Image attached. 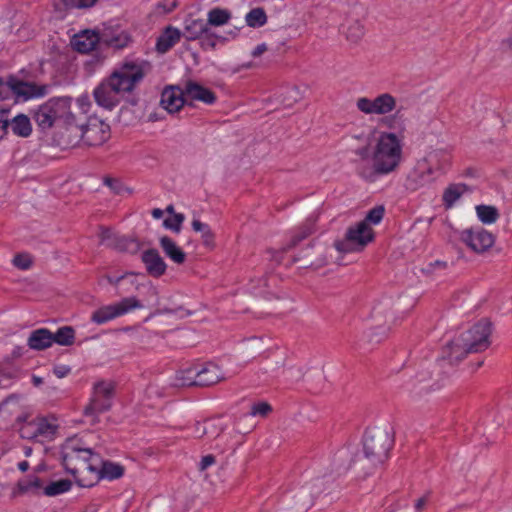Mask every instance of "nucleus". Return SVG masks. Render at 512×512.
Returning a JSON list of instances; mask_svg holds the SVG:
<instances>
[{
  "instance_id": "obj_16",
  "label": "nucleus",
  "mask_w": 512,
  "mask_h": 512,
  "mask_svg": "<svg viewBox=\"0 0 512 512\" xmlns=\"http://www.w3.org/2000/svg\"><path fill=\"white\" fill-rule=\"evenodd\" d=\"M101 42L115 49H123L131 42L129 33L118 26H104L100 32Z\"/></svg>"
},
{
  "instance_id": "obj_43",
  "label": "nucleus",
  "mask_w": 512,
  "mask_h": 512,
  "mask_svg": "<svg viewBox=\"0 0 512 512\" xmlns=\"http://www.w3.org/2000/svg\"><path fill=\"white\" fill-rule=\"evenodd\" d=\"M185 31L189 39H196L207 34V32H209V27L203 20H193L190 24L186 25Z\"/></svg>"
},
{
  "instance_id": "obj_40",
  "label": "nucleus",
  "mask_w": 512,
  "mask_h": 512,
  "mask_svg": "<svg viewBox=\"0 0 512 512\" xmlns=\"http://www.w3.org/2000/svg\"><path fill=\"white\" fill-rule=\"evenodd\" d=\"M52 338H54V343L70 346L74 343L75 331L71 326H63L56 333H52Z\"/></svg>"
},
{
  "instance_id": "obj_49",
  "label": "nucleus",
  "mask_w": 512,
  "mask_h": 512,
  "mask_svg": "<svg viewBox=\"0 0 512 512\" xmlns=\"http://www.w3.org/2000/svg\"><path fill=\"white\" fill-rule=\"evenodd\" d=\"M406 389L414 396H421L422 394L427 393L430 390V386L427 384H423L422 380L415 379L411 380L406 384Z\"/></svg>"
},
{
  "instance_id": "obj_25",
  "label": "nucleus",
  "mask_w": 512,
  "mask_h": 512,
  "mask_svg": "<svg viewBox=\"0 0 512 512\" xmlns=\"http://www.w3.org/2000/svg\"><path fill=\"white\" fill-rule=\"evenodd\" d=\"M224 378L223 373L218 365L213 363L206 364L202 369L198 370V386H211Z\"/></svg>"
},
{
  "instance_id": "obj_30",
  "label": "nucleus",
  "mask_w": 512,
  "mask_h": 512,
  "mask_svg": "<svg viewBox=\"0 0 512 512\" xmlns=\"http://www.w3.org/2000/svg\"><path fill=\"white\" fill-rule=\"evenodd\" d=\"M34 119L37 125L45 130L51 128L57 121L55 116L52 114L51 108L48 102L42 104L34 113Z\"/></svg>"
},
{
  "instance_id": "obj_1",
  "label": "nucleus",
  "mask_w": 512,
  "mask_h": 512,
  "mask_svg": "<svg viewBox=\"0 0 512 512\" xmlns=\"http://www.w3.org/2000/svg\"><path fill=\"white\" fill-rule=\"evenodd\" d=\"M148 70L145 62H124L112 74L103 80L93 91L96 103L112 110L120 103L125 93L132 92L143 80Z\"/></svg>"
},
{
  "instance_id": "obj_52",
  "label": "nucleus",
  "mask_w": 512,
  "mask_h": 512,
  "mask_svg": "<svg viewBox=\"0 0 512 512\" xmlns=\"http://www.w3.org/2000/svg\"><path fill=\"white\" fill-rule=\"evenodd\" d=\"M383 216H384V207L376 206L367 213V215L363 221H366L367 224H369V223L378 224L381 222Z\"/></svg>"
},
{
  "instance_id": "obj_15",
  "label": "nucleus",
  "mask_w": 512,
  "mask_h": 512,
  "mask_svg": "<svg viewBox=\"0 0 512 512\" xmlns=\"http://www.w3.org/2000/svg\"><path fill=\"white\" fill-rule=\"evenodd\" d=\"M72 101L71 97L62 96L53 97L47 102L57 121H63L67 125H72L77 122V115L72 111Z\"/></svg>"
},
{
  "instance_id": "obj_61",
  "label": "nucleus",
  "mask_w": 512,
  "mask_h": 512,
  "mask_svg": "<svg viewBox=\"0 0 512 512\" xmlns=\"http://www.w3.org/2000/svg\"><path fill=\"white\" fill-rule=\"evenodd\" d=\"M53 372L58 378H63L69 374L70 368L65 365H58L54 367Z\"/></svg>"
},
{
  "instance_id": "obj_46",
  "label": "nucleus",
  "mask_w": 512,
  "mask_h": 512,
  "mask_svg": "<svg viewBox=\"0 0 512 512\" xmlns=\"http://www.w3.org/2000/svg\"><path fill=\"white\" fill-rule=\"evenodd\" d=\"M314 222L308 219L307 222L291 237L289 248L296 246L300 241L308 237L313 232Z\"/></svg>"
},
{
  "instance_id": "obj_14",
  "label": "nucleus",
  "mask_w": 512,
  "mask_h": 512,
  "mask_svg": "<svg viewBox=\"0 0 512 512\" xmlns=\"http://www.w3.org/2000/svg\"><path fill=\"white\" fill-rule=\"evenodd\" d=\"M6 84L18 98H22L23 100L43 97L48 93L47 85H38L34 82H25L19 80L15 76H9Z\"/></svg>"
},
{
  "instance_id": "obj_28",
  "label": "nucleus",
  "mask_w": 512,
  "mask_h": 512,
  "mask_svg": "<svg viewBox=\"0 0 512 512\" xmlns=\"http://www.w3.org/2000/svg\"><path fill=\"white\" fill-rule=\"evenodd\" d=\"M181 32L174 27H167L165 31L159 36L156 43L157 51L165 53L170 50L176 43L179 42Z\"/></svg>"
},
{
  "instance_id": "obj_53",
  "label": "nucleus",
  "mask_w": 512,
  "mask_h": 512,
  "mask_svg": "<svg viewBox=\"0 0 512 512\" xmlns=\"http://www.w3.org/2000/svg\"><path fill=\"white\" fill-rule=\"evenodd\" d=\"M55 11L64 13L72 9H77L76 0H52Z\"/></svg>"
},
{
  "instance_id": "obj_58",
  "label": "nucleus",
  "mask_w": 512,
  "mask_h": 512,
  "mask_svg": "<svg viewBox=\"0 0 512 512\" xmlns=\"http://www.w3.org/2000/svg\"><path fill=\"white\" fill-rule=\"evenodd\" d=\"M301 260H303V267H307V266H316V267H318V266H321L324 263V259L307 261V250L305 251L304 255L299 256L298 258H296V261H301Z\"/></svg>"
},
{
  "instance_id": "obj_3",
  "label": "nucleus",
  "mask_w": 512,
  "mask_h": 512,
  "mask_svg": "<svg viewBox=\"0 0 512 512\" xmlns=\"http://www.w3.org/2000/svg\"><path fill=\"white\" fill-rule=\"evenodd\" d=\"M357 109L366 115H388L395 113L390 117H385L383 123L391 129H400L404 126L401 109H397V100L390 93H381L375 98L360 97L356 101Z\"/></svg>"
},
{
  "instance_id": "obj_21",
  "label": "nucleus",
  "mask_w": 512,
  "mask_h": 512,
  "mask_svg": "<svg viewBox=\"0 0 512 512\" xmlns=\"http://www.w3.org/2000/svg\"><path fill=\"white\" fill-rule=\"evenodd\" d=\"M421 161L425 162L437 177L438 174L444 173L448 169L451 157L450 154L444 150H434L421 159Z\"/></svg>"
},
{
  "instance_id": "obj_27",
  "label": "nucleus",
  "mask_w": 512,
  "mask_h": 512,
  "mask_svg": "<svg viewBox=\"0 0 512 512\" xmlns=\"http://www.w3.org/2000/svg\"><path fill=\"white\" fill-rule=\"evenodd\" d=\"M92 474L96 476L97 480H114L123 476L124 468L120 464L101 460V464L97 465V468L93 470Z\"/></svg>"
},
{
  "instance_id": "obj_51",
  "label": "nucleus",
  "mask_w": 512,
  "mask_h": 512,
  "mask_svg": "<svg viewBox=\"0 0 512 512\" xmlns=\"http://www.w3.org/2000/svg\"><path fill=\"white\" fill-rule=\"evenodd\" d=\"M272 411V406L267 402H258L251 406V416L266 417Z\"/></svg>"
},
{
  "instance_id": "obj_12",
  "label": "nucleus",
  "mask_w": 512,
  "mask_h": 512,
  "mask_svg": "<svg viewBox=\"0 0 512 512\" xmlns=\"http://www.w3.org/2000/svg\"><path fill=\"white\" fill-rule=\"evenodd\" d=\"M83 142L89 146H99L110 137V127L98 118H89L87 123L81 124L77 131Z\"/></svg>"
},
{
  "instance_id": "obj_63",
  "label": "nucleus",
  "mask_w": 512,
  "mask_h": 512,
  "mask_svg": "<svg viewBox=\"0 0 512 512\" xmlns=\"http://www.w3.org/2000/svg\"><path fill=\"white\" fill-rule=\"evenodd\" d=\"M267 50V46L266 44L262 43V44H259L257 45L253 51H252V56L253 57H259L260 55H262L265 51Z\"/></svg>"
},
{
  "instance_id": "obj_45",
  "label": "nucleus",
  "mask_w": 512,
  "mask_h": 512,
  "mask_svg": "<svg viewBox=\"0 0 512 512\" xmlns=\"http://www.w3.org/2000/svg\"><path fill=\"white\" fill-rule=\"evenodd\" d=\"M314 222L308 219L307 222L291 237L289 248L296 246L300 241L308 237L313 232Z\"/></svg>"
},
{
  "instance_id": "obj_24",
  "label": "nucleus",
  "mask_w": 512,
  "mask_h": 512,
  "mask_svg": "<svg viewBox=\"0 0 512 512\" xmlns=\"http://www.w3.org/2000/svg\"><path fill=\"white\" fill-rule=\"evenodd\" d=\"M43 483L37 476H29L18 481L16 488L12 491V498L23 494L40 495L43 493Z\"/></svg>"
},
{
  "instance_id": "obj_48",
  "label": "nucleus",
  "mask_w": 512,
  "mask_h": 512,
  "mask_svg": "<svg viewBox=\"0 0 512 512\" xmlns=\"http://www.w3.org/2000/svg\"><path fill=\"white\" fill-rule=\"evenodd\" d=\"M358 159L355 160L357 173L360 175V169H367V162L370 163V149L368 146H363L355 150Z\"/></svg>"
},
{
  "instance_id": "obj_54",
  "label": "nucleus",
  "mask_w": 512,
  "mask_h": 512,
  "mask_svg": "<svg viewBox=\"0 0 512 512\" xmlns=\"http://www.w3.org/2000/svg\"><path fill=\"white\" fill-rule=\"evenodd\" d=\"M13 264L22 270L30 268L32 259L29 254H17L13 259Z\"/></svg>"
},
{
  "instance_id": "obj_2",
  "label": "nucleus",
  "mask_w": 512,
  "mask_h": 512,
  "mask_svg": "<svg viewBox=\"0 0 512 512\" xmlns=\"http://www.w3.org/2000/svg\"><path fill=\"white\" fill-rule=\"evenodd\" d=\"M403 141L393 132H381L372 152V163L367 169H360V176L368 182H375L380 176L394 172L402 162Z\"/></svg>"
},
{
  "instance_id": "obj_6",
  "label": "nucleus",
  "mask_w": 512,
  "mask_h": 512,
  "mask_svg": "<svg viewBox=\"0 0 512 512\" xmlns=\"http://www.w3.org/2000/svg\"><path fill=\"white\" fill-rule=\"evenodd\" d=\"M115 386L111 381H98L93 385L89 403L84 408V415L91 418V423L98 421V415L109 410Z\"/></svg>"
},
{
  "instance_id": "obj_23",
  "label": "nucleus",
  "mask_w": 512,
  "mask_h": 512,
  "mask_svg": "<svg viewBox=\"0 0 512 512\" xmlns=\"http://www.w3.org/2000/svg\"><path fill=\"white\" fill-rule=\"evenodd\" d=\"M184 93L186 98L201 101L208 105L213 104L216 101L214 92L196 82H188L185 85Z\"/></svg>"
},
{
  "instance_id": "obj_26",
  "label": "nucleus",
  "mask_w": 512,
  "mask_h": 512,
  "mask_svg": "<svg viewBox=\"0 0 512 512\" xmlns=\"http://www.w3.org/2000/svg\"><path fill=\"white\" fill-rule=\"evenodd\" d=\"M160 247L164 254L174 263L180 265L186 260L185 252L168 236H162L159 239Z\"/></svg>"
},
{
  "instance_id": "obj_32",
  "label": "nucleus",
  "mask_w": 512,
  "mask_h": 512,
  "mask_svg": "<svg viewBox=\"0 0 512 512\" xmlns=\"http://www.w3.org/2000/svg\"><path fill=\"white\" fill-rule=\"evenodd\" d=\"M198 369L189 367L187 369L177 372L174 380V385L179 387L198 386Z\"/></svg>"
},
{
  "instance_id": "obj_7",
  "label": "nucleus",
  "mask_w": 512,
  "mask_h": 512,
  "mask_svg": "<svg viewBox=\"0 0 512 512\" xmlns=\"http://www.w3.org/2000/svg\"><path fill=\"white\" fill-rule=\"evenodd\" d=\"M373 238L370 225L366 221H361L347 230L343 240L335 242V248L345 253L361 251Z\"/></svg>"
},
{
  "instance_id": "obj_59",
  "label": "nucleus",
  "mask_w": 512,
  "mask_h": 512,
  "mask_svg": "<svg viewBox=\"0 0 512 512\" xmlns=\"http://www.w3.org/2000/svg\"><path fill=\"white\" fill-rule=\"evenodd\" d=\"M215 463V457L211 454H208L204 457H202L200 463H199V470L204 471L211 465Z\"/></svg>"
},
{
  "instance_id": "obj_18",
  "label": "nucleus",
  "mask_w": 512,
  "mask_h": 512,
  "mask_svg": "<svg viewBox=\"0 0 512 512\" xmlns=\"http://www.w3.org/2000/svg\"><path fill=\"white\" fill-rule=\"evenodd\" d=\"M101 42L100 33L94 30H84L74 35L71 40L73 48L80 53H89Z\"/></svg>"
},
{
  "instance_id": "obj_17",
  "label": "nucleus",
  "mask_w": 512,
  "mask_h": 512,
  "mask_svg": "<svg viewBox=\"0 0 512 512\" xmlns=\"http://www.w3.org/2000/svg\"><path fill=\"white\" fill-rule=\"evenodd\" d=\"M141 260L146 271L153 277H161L165 274L167 265L156 249H148L142 253Z\"/></svg>"
},
{
  "instance_id": "obj_4",
  "label": "nucleus",
  "mask_w": 512,
  "mask_h": 512,
  "mask_svg": "<svg viewBox=\"0 0 512 512\" xmlns=\"http://www.w3.org/2000/svg\"><path fill=\"white\" fill-rule=\"evenodd\" d=\"M392 443V437L385 429L366 430L363 440L364 459L369 462L371 468L382 464L388 458Z\"/></svg>"
},
{
  "instance_id": "obj_20",
  "label": "nucleus",
  "mask_w": 512,
  "mask_h": 512,
  "mask_svg": "<svg viewBox=\"0 0 512 512\" xmlns=\"http://www.w3.org/2000/svg\"><path fill=\"white\" fill-rule=\"evenodd\" d=\"M184 91L170 87L163 90L161 94V105L169 113L179 111L184 105Z\"/></svg>"
},
{
  "instance_id": "obj_60",
  "label": "nucleus",
  "mask_w": 512,
  "mask_h": 512,
  "mask_svg": "<svg viewBox=\"0 0 512 512\" xmlns=\"http://www.w3.org/2000/svg\"><path fill=\"white\" fill-rule=\"evenodd\" d=\"M206 435H209V431L207 429V425H203L199 422L195 424V437L202 438Z\"/></svg>"
},
{
  "instance_id": "obj_31",
  "label": "nucleus",
  "mask_w": 512,
  "mask_h": 512,
  "mask_svg": "<svg viewBox=\"0 0 512 512\" xmlns=\"http://www.w3.org/2000/svg\"><path fill=\"white\" fill-rule=\"evenodd\" d=\"M34 119L37 125L45 130L51 128L57 121L55 116L52 114L51 108L48 102L42 104L34 113Z\"/></svg>"
},
{
  "instance_id": "obj_37",
  "label": "nucleus",
  "mask_w": 512,
  "mask_h": 512,
  "mask_svg": "<svg viewBox=\"0 0 512 512\" xmlns=\"http://www.w3.org/2000/svg\"><path fill=\"white\" fill-rule=\"evenodd\" d=\"M467 190L464 184L450 185L443 193V202L447 208H450Z\"/></svg>"
},
{
  "instance_id": "obj_11",
  "label": "nucleus",
  "mask_w": 512,
  "mask_h": 512,
  "mask_svg": "<svg viewBox=\"0 0 512 512\" xmlns=\"http://www.w3.org/2000/svg\"><path fill=\"white\" fill-rule=\"evenodd\" d=\"M462 335L464 344L472 353L484 351L490 346L491 323L481 320Z\"/></svg>"
},
{
  "instance_id": "obj_50",
  "label": "nucleus",
  "mask_w": 512,
  "mask_h": 512,
  "mask_svg": "<svg viewBox=\"0 0 512 512\" xmlns=\"http://www.w3.org/2000/svg\"><path fill=\"white\" fill-rule=\"evenodd\" d=\"M185 217L183 214H174L171 218H166L163 221V226L166 229H169L175 233H179L181 231L182 223Z\"/></svg>"
},
{
  "instance_id": "obj_55",
  "label": "nucleus",
  "mask_w": 512,
  "mask_h": 512,
  "mask_svg": "<svg viewBox=\"0 0 512 512\" xmlns=\"http://www.w3.org/2000/svg\"><path fill=\"white\" fill-rule=\"evenodd\" d=\"M207 429L209 431V435L206 436L208 438L215 439L223 432L224 426L220 423L208 422Z\"/></svg>"
},
{
  "instance_id": "obj_34",
  "label": "nucleus",
  "mask_w": 512,
  "mask_h": 512,
  "mask_svg": "<svg viewBox=\"0 0 512 512\" xmlns=\"http://www.w3.org/2000/svg\"><path fill=\"white\" fill-rule=\"evenodd\" d=\"M13 133L20 137H28L32 132L30 119L23 114L14 117L10 123Z\"/></svg>"
},
{
  "instance_id": "obj_56",
  "label": "nucleus",
  "mask_w": 512,
  "mask_h": 512,
  "mask_svg": "<svg viewBox=\"0 0 512 512\" xmlns=\"http://www.w3.org/2000/svg\"><path fill=\"white\" fill-rule=\"evenodd\" d=\"M101 242L109 246V243H113L115 238H118L113 234V232L108 228H102L99 234Z\"/></svg>"
},
{
  "instance_id": "obj_39",
  "label": "nucleus",
  "mask_w": 512,
  "mask_h": 512,
  "mask_svg": "<svg viewBox=\"0 0 512 512\" xmlns=\"http://www.w3.org/2000/svg\"><path fill=\"white\" fill-rule=\"evenodd\" d=\"M231 19V13L227 9L213 8L207 14L208 25L222 26Z\"/></svg>"
},
{
  "instance_id": "obj_29",
  "label": "nucleus",
  "mask_w": 512,
  "mask_h": 512,
  "mask_svg": "<svg viewBox=\"0 0 512 512\" xmlns=\"http://www.w3.org/2000/svg\"><path fill=\"white\" fill-rule=\"evenodd\" d=\"M92 103L88 95H81L77 98L75 106L72 107V111L77 115V122L69 125L71 128H75L77 131L81 124H85L88 113L90 112Z\"/></svg>"
},
{
  "instance_id": "obj_5",
  "label": "nucleus",
  "mask_w": 512,
  "mask_h": 512,
  "mask_svg": "<svg viewBox=\"0 0 512 512\" xmlns=\"http://www.w3.org/2000/svg\"><path fill=\"white\" fill-rule=\"evenodd\" d=\"M68 449L70 450L66 451L63 457L67 471L75 477L80 486H91L92 484L85 483L79 476L86 472L92 473L97 465L101 464L100 456L88 448L71 446Z\"/></svg>"
},
{
  "instance_id": "obj_47",
  "label": "nucleus",
  "mask_w": 512,
  "mask_h": 512,
  "mask_svg": "<svg viewBox=\"0 0 512 512\" xmlns=\"http://www.w3.org/2000/svg\"><path fill=\"white\" fill-rule=\"evenodd\" d=\"M314 222L308 219L307 222L291 237L289 248L296 246L300 241L308 237L313 232Z\"/></svg>"
},
{
  "instance_id": "obj_42",
  "label": "nucleus",
  "mask_w": 512,
  "mask_h": 512,
  "mask_svg": "<svg viewBox=\"0 0 512 512\" xmlns=\"http://www.w3.org/2000/svg\"><path fill=\"white\" fill-rule=\"evenodd\" d=\"M192 228L194 231L201 233L202 242L205 246L212 247L214 245V233L207 224L194 219L192 221Z\"/></svg>"
},
{
  "instance_id": "obj_8",
  "label": "nucleus",
  "mask_w": 512,
  "mask_h": 512,
  "mask_svg": "<svg viewBox=\"0 0 512 512\" xmlns=\"http://www.w3.org/2000/svg\"><path fill=\"white\" fill-rule=\"evenodd\" d=\"M142 307L141 301L134 296L122 298L119 302L108 304L95 310L91 315V321L102 325Z\"/></svg>"
},
{
  "instance_id": "obj_64",
  "label": "nucleus",
  "mask_w": 512,
  "mask_h": 512,
  "mask_svg": "<svg viewBox=\"0 0 512 512\" xmlns=\"http://www.w3.org/2000/svg\"><path fill=\"white\" fill-rule=\"evenodd\" d=\"M10 125L9 121L4 118V114L0 113V130L5 131Z\"/></svg>"
},
{
  "instance_id": "obj_9",
  "label": "nucleus",
  "mask_w": 512,
  "mask_h": 512,
  "mask_svg": "<svg viewBox=\"0 0 512 512\" xmlns=\"http://www.w3.org/2000/svg\"><path fill=\"white\" fill-rule=\"evenodd\" d=\"M495 236L482 227H471L459 233V240L472 252L483 254L495 244Z\"/></svg>"
},
{
  "instance_id": "obj_19",
  "label": "nucleus",
  "mask_w": 512,
  "mask_h": 512,
  "mask_svg": "<svg viewBox=\"0 0 512 512\" xmlns=\"http://www.w3.org/2000/svg\"><path fill=\"white\" fill-rule=\"evenodd\" d=\"M469 353L472 352L468 350V346L464 344L463 335L461 334L445 346L443 357L447 359L450 364H457Z\"/></svg>"
},
{
  "instance_id": "obj_57",
  "label": "nucleus",
  "mask_w": 512,
  "mask_h": 512,
  "mask_svg": "<svg viewBox=\"0 0 512 512\" xmlns=\"http://www.w3.org/2000/svg\"><path fill=\"white\" fill-rule=\"evenodd\" d=\"M201 45L204 49H213L216 45L215 39L207 32L201 37Z\"/></svg>"
},
{
  "instance_id": "obj_62",
  "label": "nucleus",
  "mask_w": 512,
  "mask_h": 512,
  "mask_svg": "<svg viewBox=\"0 0 512 512\" xmlns=\"http://www.w3.org/2000/svg\"><path fill=\"white\" fill-rule=\"evenodd\" d=\"M96 0H76L77 9L89 8L95 4Z\"/></svg>"
},
{
  "instance_id": "obj_35",
  "label": "nucleus",
  "mask_w": 512,
  "mask_h": 512,
  "mask_svg": "<svg viewBox=\"0 0 512 512\" xmlns=\"http://www.w3.org/2000/svg\"><path fill=\"white\" fill-rule=\"evenodd\" d=\"M109 247L114 248L120 252L135 254L140 250V243L133 238L118 237L115 238L113 243H109Z\"/></svg>"
},
{
  "instance_id": "obj_22",
  "label": "nucleus",
  "mask_w": 512,
  "mask_h": 512,
  "mask_svg": "<svg viewBox=\"0 0 512 512\" xmlns=\"http://www.w3.org/2000/svg\"><path fill=\"white\" fill-rule=\"evenodd\" d=\"M53 344L52 332L47 328L33 330L27 339V346L36 351L48 349Z\"/></svg>"
},
{
  "instance_id": "obj_13",
  "label": "nucleus",
  "mask_w": 512,
  "mask_h": 512,
  "mask_svg": "<svg viewBox=\"0 0 512 512\" xmlns=\"http://www.w3.org/2000/svg\"><path fill=\"white\" fill-rule=\"evenodd\" d=\"M436 176L430 167L421 160L417 161L412 170L407 174L405 179V188L410 192H415L423 187L428 186L434 180Z\"/></svg>"
},
{
  "instance_id": "obj_44",
  "label": "nucleus",
  "mask_w": 512,
  "mask_h": 512,
  "mask_svg": "<svg viewBox=\"0 0 512 512\" xmlns=\"http://www.w3.org/2000/svg\"><path fill=\"white\" fill-rule=\"evenodd\" d=\"M245 20L248 26L257 28L266 24L267 15L263 8H254L246 14Z\"/></svg>"
},
{
  "instance_id": "obj_10",
  "label": "nucleus",
  "mask_w": 512,
  "mask_h": 512,
  "mask_svg": "<svg viewBox=\"0 0 512 512\" xmlns=\"http://www.w3.org/2000/svg\"><path fill=\"white\" fill-rule=\"evenodd\" d=\"M18 431L20 436L24 439H35L39 436L49 437L54 434L55 426L50 423L46 418L36 417L28 420L27 415H20L17 417Z\"/></svg>"
},
{
  "instance_id": "obj_33",
  "label": "nucleus",
  "mask_w": 512,
  "mask_h": 512,
  "mask_svg": "<svg viewBox=\"0 0 512 512\" xmlns=\"http://www.w3.org/2000/svg\"><path fill=\"white\" fill-rule=\"evenodd\" d=\"M343 33L350 43L358 44L365 34V29L360 21L353 20L343 26Z\"/></svg>"
},
{
  "instance_id": "obj_38",
  "label": "nucleus",
  "mask_w": 512,
  "mask_h": 512,
  "mask_svg": "<svg viewBox=\"0 0 512 512\" xmlns=\"http://www.w3.org/2000/svg\"><path fill=\"white\" fill-rule=\"evenodd\" d=\"M133 274L131 273H125L120 276H112V275H106L105 279L107 282L114 286L117 290V294L127 293L130 291L129 287H122L123 282H129L130 286L133 287L135 285V281L132 278Z\"/></svg>"
},
{
  "instance_id": "obj_41",
  "label": "nucleus",
  "mask_w": 512,
  "mask_h": 512,
  "mask_svg": "<svg viewBox=\"0 0 512 512\" xmlns=\"http://www.w3.org/2000/svg\"><path fill=\"white\" fill-rule=\"evenodd\" d=\"M71 489V482L66 479L51 482L43 487V494L46 496H57Z\"/></svg>"
},
{
  "instance_id": "obj_36",
  "label": "nucleus",
  "mask_w": 512,
  "mask_h": 512,
  "mask_svg": "<svg viewBox=\"0 0 512 512\" xmlns=\"http://www.w3.org/2000/svg\"><path fill=\"white\" fill-rule=\"evenodd\" d=\"M476 214L483 224H493L499 218L498 209L491 205H477Z\"/></svg>"
}]
</instances>
